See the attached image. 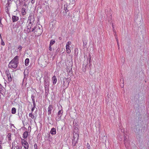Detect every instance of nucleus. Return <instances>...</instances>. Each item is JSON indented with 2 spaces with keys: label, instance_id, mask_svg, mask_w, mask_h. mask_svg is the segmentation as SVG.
<instances>
[{
  "label": "nucleus",
  "instance_id": "72a5a7b5",
  "mask_svg": "<svg viewBox=\"0 0 149 149\" xmlns=\"http://www.w3.org/2000/svg\"><path fill=\"white\" fill-rule=\"evenodd\" d=\"M11 0H8L7 3L6 4V6H6V8H7L8 9L7 6H9L10 5V3H9V1H10Z\"/></svg>",
  "mask_w": 149,
  "mask_h": 149
},
{
  "label": "nucleus",
  "instance_id": "f3484780",
  "mask_svg": "<svg viewBox=\"0 0 149 149\" xmlns=\"http://www.w3.org/2000/svg\"><path fill=\"white\" fill-rule=\"evenodd\" d=\"M135 132L136 134L139 135L141 132L140 128L139 127L136 128Z\"/></svg>",
  "mask_w": 149,
  "mask_h": 149
},
{
  "label": "nucleus",
  "instance_id": "58836bf2",
  "mask_svg": "<svg viewBox=\"0 0 149 149\" xmlns=\"http://www.w3.org/2000/svg\"><path fill=\"white\" fill-rule=\"evenodd\" d=\"M35 2V0H31V2L32 4H33Z\"/></svg>",
  "mask_w": 149,
  "mask_h": 149
},
{
  "label": "nucleus",
  "instance_id": "f704fd0d",
  "mask_svg": "<svg viewBox=\"0 0 149 149\" xmlns=\"http://www.w3.org/2000/svg\"><path fill=\"white\" fill-rule=\"evenodd\" d=\"M32 101L33 102V106H36V103L35 102V100L34 99H33V100H32Z\"/></svg>",
  "mask_w": 149,
  "mask_h": 149
},
{
  "label": "nucleus",
  "instance_id": "5fc2aeb1",
  "mask_svg": "<svg viewBox=\"0 0 149 149\" xmlns=\"http://www.w3.org/2000/svg\"><path fill=\"white\" fill-rule=\"evenodd\" d=\"M0 38H1V33H0Z\"/></svg>",
  "mask_w": 149,
  "mask_h": 149
},
{
  "label": "nucleus",
  "instance_id": "c03bdc74",
  "mask_svg": "<svg viewBox=\"0 0 149 149\" xmlns=\"http://www.w3.org/2000/svg\"><path fill=\"white\" fill-rule=\"evenodd\" d=\"M117 45L118 46V49H120V46H119V43H117Z\"/></svg>",
  "mask_w": 149,
  "mask_h": 149
},
{
  "label": "nucleus",
  "instance_id": "680f3d73",
  "mask_svg": "<svg viewBox=\"0 0 149 149\" xmlns=\"http://www.w3.org/2000/svg\"><path fill=\"white\" fill-rule=\"evenodd\" d=\"M112 26V27H113V25Z\"/></svg>",
  "mask_w": 149,
  "mask_h": 149
},
{
  "label": "nucleus",
  "instance_id": "de8ad7c7",
  "mask_svg": "<svg viewBox=\"0 0 149 149\" xmlns=\"http://www.w3.org/2000/svg\"><path fill=\"white\" fill-rule=\"evenodd\" d=\"M7 10V11H6V12H7V13L8 14V9H7H7H6V10Z\"/></svg>",
  "mask_w": 149,
  "mask_h": 149
},
{
  "label": "nucleus",
  "instance_id": "f8f14e48",
  "mask_svg": "<svg viewBox=\"0 0 149 149\" xmlns=\"http://www.w3.org/2000/svg\"><path fill=\"white\" fill-rule=\"evenodd\" d=\"M29 135V132L27 131H25L23 133V137L24 139H26L27 137Z\"/></svg>",
  "mask_w": 149,
  "mask_h": 149
},
{
  "label": "nucleus",
  "instance_id": "3c124183",
  "mask_svg": "<svg viewBox=\"0 0 149 149\" xmlns=\"http://www.w3.org/2000/svg\"><path fill=\"white\" fill-rule=\"evenodd\" d=\"M75 2L74 0H73V1H72V3H74V2Z\"/></svg>",
  "mask_w": 149,
  "mask_h": 149
},
{
  "label": "nucleus",
  "instance_id": "412c9836",
  "mask_svg": "<svg viewBox=\"0 0 149 149\" xmlns=\"http://www.w3.org/2000/svg\"><path fill=\"white\" fill-rule=\"evenodd\" d=\"M25 10L26 9L24 8H22L21 10V13L23 15H24L25 14L26 12H25Z\"/></svg>",
  "mask_w": 149,
  "mask_h": 149
},
{
  "label": "nucleus",
  "instance_id": "49530a36",
  "mask_svg": "<svg viewBox=\"0 0 149 149\" xmlns=\"http://www.w3.org/2000/svg\"><path fill=\"white\" fill-rule=\"evenodd\" d=\"M90 58L89 60V63H90L91 62V58L90 57Z\"/></svg>",
  "mask_w": 149,
  "mask_h": 149
},
{
  "label": "nucleus",
  "instance_id": "0e129e2a",
  "mask_svg": "<svg viewBox=\"0 0 149 149\" xmlns=\"http://www.w3.org/2000/svg\"><path fill=\"white\" fill-rule=\"evenodd\" d=\"M12 149H13V148H12Z\"/></svg>",
  "mask_w": 149,
  "mask_h": 149
},
{
  "label": "nucleus",
  "instance_id": "bb28decb",
  "mask_svg": "<svg viewBox=\"0 0 149 149\" xmlns=\"http://www.w3.org/2000/svg\"><path fill=\"white\" fill-rule=\"evenodd\" d=\"M128 142L127 140V138L126 137V136H124V143L125 146H126L127 145V143Z\"/></svg>",
  "mask_w": 149,
  "mask_h": 149
},
{
  "label": "nucleus",
  "instance_id": "c756f323",
  "mask_svg": "<svg viewBox=\"0 0 149 149\" xmlns=\"http://www.w3.org/2000/svg\"><path fill=\"white\" fill-rule=\"evenodd\" d=\"M21 143L23 144V143L26 142V141L24 139H21Z\"/></svg>",
  "mask_w": 149,
  "mask_h": 149
},
{
  "label": "nucleus",
  "instance_id": "4d7b16f0",
  "mask_svg": "<svg viewBox=\"0 0 149 149\" xmlns=\"http://www.w3.org/2000/svg\"><path fill=\"white\" fill-rule=\"evenodd\" d=\"M49 117H48L47 118L49 120Z\"/></svg>",
  "mask_w": 149,
  "mask_h": 149
},
{
  "label": "nucleus",
  "instance_id": "5701e85b",
  "mask_svg": "<svg viewBox=\"0 0 149 149\" xmlns=\"http://www.w3.org/2000/svg\"><path fill=\"white\" fill-rule=\"evenodd\" d=\"M78 133V128L77 127H75L74 130L73 134Z\"/></svg>",
  "mask_w": 149,
  "mask_h": 149
},
{
  "label": "nucleus",
  "instance_id": "b1692460",
  "mask_svg": "<svg viewBox=\"0 0 149 149\" xmlns=\"http://www.w3.org/2000/svg\"><path fill=\"white\" fill-rule=\"evenodd\" d=\"M67 7H68L67 4V3L65 4L64 5V10H65L66 13H67L68 11V9H67Z\"/></svg>",
  "mask_w": 149,
  "mask_h": 149
},
{
  "label": "nucleus",
  "instance_id": "c85d7f7f",
  "mask_svg": "<svg viewBox=\"0 0 149 149\" xmlns=\"http://www.w3.org/2000/svg\"><path fill=\"white\" fill-rule=\"evenodd\" d=\"M55 42V40H51L50 41V43L49 44V45H53Z\"/></svg>",
  "mask_w": 149,
  "mask_h": 149
},
{
  "label": "nucleus",
  "instance_id": "8fccbe9b",
  "mask_svg": "<svg viewBox=\"0 0 149 149\" xmlns=\"http://www.w3.org/2000/svg\"><path fill=\"white\" fill-rule=\"evenodd\" d=\"M31 129V127L30 126H29L28 127V129Z\"/></svg>",
  "mask_w": 149,
  "mask_h": 149
},
{
  "label": "nucleus",
  "instance_id": "20e7f679",
  "mask_svg": "<svg viewBox=\"0 0 149 149\" xmlns=\"http://www.w3.org/2000/svg\"><path fill=\"white\" fill-rule=\"evenodd\" d=\"M79 138V134L78 133L73 134L72 144L74 146H75L76 144L77 143Z\"/></svg>",
  "mask_w": 149,
  "mask_h": 149
},
{
  "label": "nucleus",
  "instance_id": "ddd939ff",
  "mask_svg": "<svg viewBox=\"0 0 149 149\" xmlns=\"http://www.w3.org/2000/svg\"><path fill=\"white\" fill-rule=\"evenodd\" d=\"M50 133L52 135H54L56 134V129L54 128H52L50 131Z\"/></svg>",
  "mask_w": 149,
  "mask_h": 149
},
{
  "label": "nucleus",
  "instance_id": "a878e982",
  "mask_svg": "<svg viewBox=\"0 0 149 149\" xmlns=\"http://www.w3.org/2000/svg\"><path fill=\"white\" fill-rule=\"evenodd\" d=\"M16 113V109L15 108H13L11 110V113L13 114H15Z\"/></svg>",
  "mask_w": 149,
  "mask_h": 149
},
{
  "label": "nucleus",
  "instance_id": "a211bd4d",
  "mask_svg": "<svg viewBox=\"0 0 149 149\" xmlns=\"http://www.w3.org/2000/svg\"><path fill=\"white\" fill-rule=\"evenodd\" d=\"M35 20H29L28 21V25H31L32 26L34 24Z\"/></svg>",
  "mask_w": 149,
  "mask_h": 149
},
{
  "label": "nucleus",
  "instance_id": "79ce46f5",
  "mask_svg": "<svg viewBox=\"0 0 149 149\" xmlns=\"http://www.w3.org/2000/svg\"><path fill=\"white\" fill-rule=\"evenodd\" d=\"M115 38H116V41H117V43H119L118 40V39L117 38V37H116Z\"/></svg>",
  "mask_w": 149,
  "mask_h": 149
},
{
  "label": "nucleus",
  "instance_id": "f03ea898",
  "mask_svg": "<svg viewBox=\"0 0 149 149\" xmlns=\"http://www.w3.org/2000/svg\"><path fill=\"white\" fill-rule=\"evenodd\" d=\"M32 31L33 32L36 36L40 35L43 32L42 26L40 25L35 26L32 29Z\"/></svg>",
  "mask_w": 149,
  "mask_h": 149
},
{
  "label": "nucleus",
  "instance_id": "37998d69",
  "mask_svg": "<svg viewBox=\"0 0 149 149\" xmlns=\"http://www.w3.org/2000/svg\"><path fill=\"white\" fill-rule=\"evenodd\" d=\"M49 90L47 91H46V90L45 89V94L46 95H47L48 94V92Z\"/></svg>",
  "mask_w": 149,
  "mask_h": 149
},
{
  "label": "nucleus",
  "instance_id": "a18cd8bd",
  "mask_svg": "<svg viewBox=\"0 0 149 149\" xmlns=\"http://www.w3.org/2000/svg\"><path fill=\"white\" fill-rule=\"evenodd\" d=\"M0 26L1 27H3V25L1 24H1H0Z\"/></svg>",
  "mask_w": 149,
  "mask_h": 149
},
{
  "label": "nucleus",
  "instance_id": "a19ab883",
  "mask_svg": "<svg viewBox=\"0 0 149 149\" xmlns=\"http://www.w3.org/2000/svg\"><path fill=\"white\" fill-rule=\"evenodd\" d=\"M1 44L2 45H5V43L4 42L2 41L1 42Z\"/></svg>",
  "mask_w": 149,
  "mask_h": 149
},
{
  "label": "nucleus",
  "instance_id": "69168bd1",
  "mask_svg": "<svg viewBox=\"0 0 149 149\" xmlns=\"http://www.w3.org/2000/svg\"><path fill=\"white\" fill-rule=\"evenodd\" d=\"M14 149H15L14 148Z\"/></svg>",
  "mask_w": 149,
  "mask_h": 149
},
{
  "label": "nucleus",
  "instance_id": "473e14b6",
  "mask_svg": "<svg viewBox=\"0 0 149 149\" xmlns=\"http://www.w3.org/2000/svg\"><path fill=\"white\" fill-rule=\"evenodd\" d=\"M16 149H22V147L19 146H16Z\"/></svg>",
  "mask_w": 149,
  "mask_h": 149
},
{
  "label": "nucleus",
  "instance_id": "cd10ccee",
  "mask_svg": "<svg viewBox=\"0 0 149 149\" xmlns=\"http://www.w3.org/2000/svg\"><path fill=\"white\" fill-rule=\"evenodd\" d=\"M29 116L33 119L35 117L34 115L32 114V113H29Z\"/></svg>",
  "mask_w": 149,
  "mask_h": 149
},
{
  "label": "nucleus",
  "instance_id": "39448f33",
  "mask_svg": "<svg viewBox=\"0 0 149 149\" xmlns=\"http://www.w3.org/2000/svg\"><path fill=\"white\" fill-rule=\"evenodd\" d=\"M63 112V111L62 109L58 111L57 114V116L55 117V119L56 121H59L61 120Z\"/></svg>",
  "mask_w": 149,
  "mask_h": 149
},
{
  "label": "nucleus",
  "instance_id": "864d4df0",
  "mask_svg": "<svg viewBox=\"0 0 149 149\" xmlns=\"http://www.w3.org/2000/svg\"><path fill=\"white\" fill-rule=\"evenodd\" d=\"M0 149H1V145H0Z\"/></svg>",
  "mask_w": 149,
  "mask_h": 149
},
{
  "label": "nucleus",
  "instance_id": "13d9d810",
  "mask_svg": "<svg viewBox=\"0 0 149 149\" xmlns=\"http://www.w3.org/2000/svg\"><path fill=\"white\" fill-rule=\"evenodd\" d=\"M24 5H25V6H26V4H24Z\"/></svg>",
  "mask_w": 149,
  "mask_h": 149
},
{
  "label": "nucleus",
  "instance_id": "6ab92c4d",
  "mask_svg": "<svg viewBox=\"0 0 149 149\" xmlns=\"http://www.w3.org/2000/svg\"><path fill=\"white\" fill-rule=\"evenodd\" d=\"M29 60L28 58H26L25 61V64L26 66H27L29 63Z\"/></svg>",
  "mask_w": 149,
  "mask_h": 149
},
{
  "label": "nucleus",
  "instance_id": "09e8293b",
  "mask_svg": "<svg viewBox=\"0 0 149 149\" xmlns=\"http://www.w3.org/2000/svg\"><path fill=\"white\" fill-rule=\"evenodd\" d=\"M61 37H59V39L60 40H61Z\"/></svg>",
  "mask_w": 149,
  "mask_h": 149
},
{
  "label": "nucleus",
  "instance_id": "e433bc0d",
  "mask_svg": "<svg viewBox=\"0 0 149 149\" xmlns=\"http://www.w3.org/2000/svg\"><path fill=\"white\" fill-rule=\"evenodd\" d=\"M36 107V106H33V107L31 109L32 112L31 113H32V112L34 111V110L35 109V108Z\"/></svg>",
  "mask_w": 149,
  "mask_h": 149
},
{
  "label": "nucleus",
  "instance_id": "9b49d317",
  "mask_svg": "<svg viewBox=\"0 0 149 149\" xmlns=\"http://www.w3.org/2000/svg\"><path fill=\"white\" fill-rule=\"evenodd\" d=\"M5 89L3 86L0 84V93L2 95L4 93Z\"/></svg>",
  "mask_w": 149,
  "mask_h": 149
},
{
  "label": "nucleus",
  "instance_id": "f257e3e1",
  "mask_svg": "<svg viewBox=\"0 0 149 149\" xmlns=\"http://www.w3.org/2000/svg\"><path fill=\"white\" fill-rule=\"evenodd\" d=\"M19 58L18 56H16L9 63L8 65V67L10 68H16L19 63Z\"/></svg>",
  "mask_w": 149,
  "mask_h": 149
},
{
  "label": "nucleus",
  "instance_id": "4c0bfd02",
  "mask_svg": "<svg viewBox=\"0 0 149 149\" xmlns=\"http://www.w3.org/2000/svg\"><path fill=\"white\" fill-rule=\"evenodd\" d=\"M35 97V95L34 94H33L31 95V98L32 99V100L34 99V98Z\"/></svg>",
  "mask_w": 149,
  "mask_h": 149
},
{
  "label": "nucleus",
  "instance_id": "2f4dec72",
  "mask_svg": "<svg viewBox=\"0 0 149 149\" xmlns=\"http://www.w3.org/2000/svg\"><path fill=\"white\" fill-rule=\"evenodd\" d=\"M22 47L21 45H19L18 46V49H19V51H21L22 49Z\"/></svg>",
  "mask_w": 149,
  "mask_h": 149
},
{
  "label": "nucleus",
  "instance_id": "aec40b11",
  "mask_svg": "<svg viewBox=\"0 0 149 149\" xmlns=\"http://www.w3.org/2000/svg\"><path fill=\"white\" fill-rule=\"evenodd\" d=\"M26 72V70H25L24 72V79H27V77L28 76V72H27H27H26V74L25 73V72Z\"/></svg>",
  "mask_w": 149,
  "mask_h": 149
},
{
  "label": "nucleus",
  "instance_id": "e2e57ef3",
  "mask_svg": "<svg viewBox=\"0 0 149 149\" xmlns=\"http://www.w3.org/2000/svg\"><path fill=\"white\" fill-rule=\"evenodd\" d=\"M83 43L84 44V42H83Z\"/></svg>",
  "mask_w": 149,
  "mask_h": 149
},
{
  "label": "nucleus",
  "instance_id": "393cba45",
  "mask_svg": "<svg viewBox=\"0 0 149 149\" xmlns=\"http://www.w3.org/2000/svg\"><path fill=\"white\" fill-rule=\"evenodd\" d=\"M11 133H9L7 135V137L8 139V140L9 141H11Z\"/></svg>",
  "mask_w": 149,
  "mask_h": 149
},
{
  "label": "nucleus",
  "instance_id": "423d86ee",
  "mask_svg": "<svg viewBox=\"0 0 149 149\" xmlns=\"http://www.w3.org/2000/svg\"><path fill=\"white\" fill-rule=\"evenodd\" d=\"M53 109V106L52 105H49L48 108L47 114L48 115H50L52 113V111Z\"/></svg>",
  "mask_w": 149,
  "mask_h": 149
},
{
  "label": "nucleus",
  "instance_id": "ea45409f",
  "mask_svg": "<svg viewBox=\"0 0 149 149\" xmlns=\"http://www.w3.org/2000/svg\"><path fill=\"white\" fill-rule=\"evenodd\" d=\"M51 45H49V50L50 51H52V48L51 47Z\"/></svg>",
  "mask_w": 149,
  "mask_h": 149
},
{
  "label": "nucleus",
  "instance_id": "7c9ffc66",
  "mask_svg": "<svg viewBox=\"0 0 149 149\" xmlns=\"http://www.w3.org/2000/svg\"><path fill=\"white\" fill-rule=\"evenodd\" d=\"M71 44V43L70 41H68L67 43L65 46H70V45Z\"/></svg>",
  "mask_w": 149,
  "mask_h": 149
},
{
  "label": "nucleus",
  "instance_id": "0eeeda50",
  "mask_svg": "<svg viewBox=\"0 0 149 149\" xmlns=\"http://www.w3.org/2000/svg\"><path fill=\"white\" fill-rule=\"evenodd\" d=\"M6 75L7 76L8 78V83L11 82L12 80V77L10 73L8 71L7 72L6 71Z\"/></svg>",
  "mask_w": 149,
  "mask_h": 149
},
{
  "label": "nucleus",
  "instance_id": "1a4fd4ad",
  "mask_svg": "<svg viewBox=\"0 0 149 149\" xmlns=\"http://www.w3.org/2000/svg\"><path fill=\"white\" fill-rule=\"evenodd\" d=\"M35 20V18L33 13H31L30 14L28 18V20Z\"/></svg>",
  "mask_w": 149,
  "mask_h": 149
},
{
  "label": "nucleus",
  "instance_id": "052dcab7",
  "mask_svg": "<svg viewBox=\"0 0 149 149\" xmlns=\"http://www.w3.org/2000/svg\"><path fill=\"white\" fill-rule=\"evenodd\" d=\"M89 147H90V146H89V147H88V149H89Z\"/></svg>",
  "mask_w": 149,
  "mask_h": 149
},
{
  "label": "nucleus",
  "instance_id": "dca6fc26",
  "mask_svg": "<svg viewBox=\"0 0 149 149\" xmlns=\"http://www.w3.org/2000/svg\"><path fill=\"white\" fill-rule=\"evenodd\" d=\"M66 49L67 53L70 54L71 52L70 47V46H65Z\"/></svg>",
  "mask_w": 149,
  "mask_h": 149
},
{
  "label": "nucleus",
  "instance_id": "603ef678",
  "mask_svg": "<svg viewBox=\"0 0 149 149\" xmlns=\"http://www.w3.org/2000/svg\"><path fill=\"white\" fill-rule=\"evenodd\" d=\"M26 70V72H25V73L26 74V72H27V71H28V70Z\"/></svg>",
  "mask_w": 149,
  "mask_h": 149
},
{
  "label": "nucleus",
  "instance_id": "2eb2a0df",
  "mask_svg": "<svg viewBox=\"0 0 149 149\" xmlns=\"http://www.w3.org/2000/svg\"><path fill=\"white\" fill-rule=\"evenodd\" d=\"M52 81L53 84L54 85L57 82V79L56 76H54L52 77Z\"/></svg>",
  "mask_w": 149,
  "mask_h": 149
},
{
  "label": "nucleus",
  "instance_id": "7ed1b4c3",
  "mask_svg": "<svg viewBox=\"0 0 149 149\" xmlns=\"http://www.w3.org/2000/svg\"><path fill=\"white\" fill-rule=\"evenodd\" d=\"M44 79L45 89L46 90V91H47L49 90V86L50 84V79L48 77L47 74L45 76Z\"/></svg>",
  "mask_w": 149,
  "mask_h": 149
},
{
  "label": "nucleus",
  "instance_id": "4be33fe9",
  "mask_svg": "<svg viewBox=\"0 0 149 149\" xmlns=\"http://www.w3.org/2000/svg\"><path fill=\"white\" fill-rule=\"evenodd\" d=\"M24 19H21L20 21L19 22L20 26H21L22 27V26L23 25H24Z\"/></svg>",
  "mask_w": 149,
  "mask_h": 149
},
{
  "label": "nucleus",
  "instance_id": "4468645a",
  "mask_svg": "<svg viewBox=\"0 0 149 149\" xmlns=\"http://www.w3.org/2000/svg\"><path fill=\"white\" fill-rule=\"evenodd\" d=\"M22 145L23 146L24 148L25 149H28L29 148V144L27 141Z\"/></svg>",
  "mask_w": 149,
  "mask_h": 149
},
{
  "label": "nucleus",
  "instance_id": "6e6d98bb",
  "mask_svg": "<svg viewBox=\"0 0 149 149\" xmlns=\"http://www.w3.org/2000/svg\"><path fill=\"white\" fill-rule=\"evenodd\" d=\"M2 142L1 141H0V144H1L2 143Z\"/></svg>",
  "mask_w": 149,
  "mask_h": 149
},
{
  "label": "nucleus",
  "instance_id": "9d476101",
  "mask_svg": "<svg viewBox=\"0 0 149 149\" xmlns=\"http://www.w3.org/2000/svg\"><path fill=\"white\" fill-rule=\"evenodd\" d=\"M18 17L15 15H13L12 17L13 22H15L17 21L19 19Z\"/></svg>",
  "mask_w": 149,
  "mask_h": 149
},
{
  "label": "nucleus",
  "instance_id": "c9c22d12",
  "mask_svg": "<svg viewBox=\"0 0 149 149\" xmlns=\"http://www.w3.org/2000/svg\"><path fill=\"white\" fill-rule=\"evenodd\" d=\"M34 149H38V146L36 143L34 144Z\"/></svg>",
  "mask_w": 149,
  "mask_h": 149
},
{
  "label": "nucleus",
  "instance_id": "bf43d9fd",
  "mask_svg": "<svg viewBox=\"0 0 149 149\" xmlns=\"http://www.w3.org/2000/svg\"><path fill=\"white\" fill-rule=\"evenodd\" d=\"M0 23H1V20H0Z\"/></svg>",
  "mask_w": 149,
  "mask_h": 149
},
{
  "label": "nucleus",
  "instance_id": "6e6552de",
  "mask_svg": "<svg viewBox=\"0 0 149 149\" xmlns=\"http://www.w3.org/2000/svg\"><path fill=\"white\" fill-rule=\"evenodd\" d=\"M26 29L25 30V31L26 33H29V32H32V30L31 29V25L26 26Z\"/></svg>",
  "mask_w": 149,
  "mask_h": 149
}]
</instances>
